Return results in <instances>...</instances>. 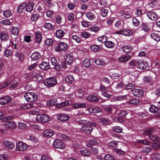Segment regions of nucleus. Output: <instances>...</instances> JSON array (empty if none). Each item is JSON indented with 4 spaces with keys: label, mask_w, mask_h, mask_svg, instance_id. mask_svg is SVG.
I'll return each instance as SVG.
<instances>
[{
    "label": "nucleus",
    "mask_w": 160,
    "mask_h": 160,
    "mask_svg": "<svg viewBox=\"0 0 160 160\" xmlns=\"http://www.w3.org/2000/svg\"><path fill=\"white\" fill-rule=\"evenodd\" d=\"M0 24L3 25H10L11 23V22L8 19H5L0 22Z\"/></svg>",
    "instance_id": "48"
},
{
    "label": "nucleus",
    "mask_w": 160,
    "mask_h": 160,
    "mask_svg": "<svg viewBox=\"0 0 160 160\" xmlns=\"http://www.w3.org/2000/svg\"><path fill=\"white\" fill-rule=\"evenodd\" d=\"M6 129H14L16 126L14 122L12 121H8L6 122L4 125Z\"/></svg>",
    "instance_id": "9"
},
{
    "label": "nucleus",
    "mask_w": 160,
    "mask_h": 160,
    "mask_svg": "<svg viewBox=\"0 0 160 160\" xmlns=\"http://www.w3.org/2000/svg\"><path fill=\"white\" fill-rule=\"evenodd\" d=\"M68 19L70 21H71L73 20L74 19V15L72 13H68L67 14Z\"/></svg>",
    "instance_id": "57"
},
{
    "label": "nucleus",
    "mask_w": 160,
    "mask_h": 160,
    "mask_svg": "<svg viewBox=\"0 0 160 160\" xmlns=\"http://www.w3.org/2000/svg\"><path fill=\"white\" fill-rule=\"evenodd\" d=\"M73 60L72 55L70 54H68L66 57V61L69 65H71Z\"/></svg>",
    "instance_id": "26"
},
{
    "label": "nucleus",
    "mask_w": 160,
    "mask_h": 160,
    "mask_svg": "<svg viewBox=\"0 0 160 160\" xmlns=\"http://www.w3.org/2000/svg\"><path fill=\"white\" fill-rule=\"evenodd\" d=\"M0 37L2 40L6 41L8 39L9 36L7 32H3L1 33Z\"/></svg>",
    "instance_id": "21"
},
{
    "label": "nucleus",
    "mask_w": 160,
    "mask_h": 160,
    "mask_svg": "<svg viewBox=\"0 0 160 160\" xmlns=\"http://www.w3.org/2000/svg\"><path fill=\"white\" fill-rule=\"evenodd\" d=\"M33 106V105L32 104H28L21 106V108L22 109H26L28 108H32Z\"/></svg>",
    "instance_id": "59"
},
{
    "label": "nucleus",
    "mask_w": 160,
    "mask_h": 160,
    "mask_svg": "<svg viewBox=\"0 0 160 160\" xmlns=\"http://www.w3.org/2000/svg\"><path fill=\"white\" fill-rule=\"evenodd\" d=\"M155 132V129L153 128H151L146 129L143 132V133L144 135H151Z\"/></svg>",
    "instance_id": "19"
},
{
    "label": "nucleus",
    "mask_w": 160,
    "mask_h": 160,
    "mask_svg": "<svg viewBox=\"0 0 160 160\" xmlns=\"http://www.w3.org/2000/svg\"><path fill=\"white\" fill-rule=\"evenodd\" d=\"M41 57L39 52H38L35 51L33 53L31 56V58L32 60H37Z\"/></svg>",
    "instance_id": "20"
},
{
    "label": "nucleus",
    "mask_w": 160,
    "mask_h": 160,
    "mask_svg": "<svg viewBox=\"0 0 160 160\" xmlns=\"http://www.w3.org/2000/svg\"><path fill=\"white\" fill-rule=\"evenodd\" d=\"M104 158L105 160H116L113 156H111L110 155H105Z\"/></svg>",
    "instance_id": "61"
},
{
    "label": "nucleus",
    "mask_w": 160,
    "mask_h": 160,
    "mask_svg": "<svg viewBox=\"0 0 160 160\" xmlns=\"http://www.w3.org/2000/svg\"><path fill=\"white\" fill-rule=\"evenodd\" d=\"M134 96L138 98H140L143 95V92L141 89H134L132 90Z\"/></svg>",
    "instance_id": "10"
},
{
    "label": "nucleus",
    "mask_w": 160,
    "mask_h": 160,
    "mask_svg": "<svg viewBox=\"0 0 160 160\" xmlns=\"http://www.w3.org/2000/svg\"><path fill=\"white\" fill-rule=\"evenodd\" d=\"M82 63L83 67H88L90 65V60L89 59H86L83 61Z\"/></svg>",
    "instance_id": "45"
},
{
    "label": "nucleus",
    "mask_w": 160,
    "mask_h": 160,
    "mask_svg": "<svg viewBox=\"0 0 160 160\" xmlns=\"http://www.w3.org/2000/svg\"><path fill=\"white\" fill-rule=\"evenodd\" d=\"M58 119L62 121H66L69 120V116L64 114H59L57 116Z\"/></svg>",
    "instance_id": "13"
},
{
    "label": "nucleus",
    "mask_w": 160,
    "mask_h": 160,
    "mask_svg": "<svg viewBox=\"0 0 160 160\" xmlns=\"http://www.w3.org/2000/svg\"><path fill=\"white\" fill-rule=\"evenodd\" d=\"M92 126L86 124L83 126L81 128V131L88 134H90L92 131Z\"/></svg>",
    "instance_id": "4"
},
{
    "label": "nucleus",
    "mask_w": 160,
    "mask_h": 160,
    "mask_svg": "<svg viewBox=\"0 0 160 160\" xmlns=\"http://www.w3.org/2000/svg\"><path fill=\"white\" fill-rule=\"evenodd\" d=\"M42 34L41 32H38L35 34V39L36 42L38 43H40L42 40Z\"/></svg>",
    "instance_id": "29"
},
{
    "label": "nucleus",
    "mask_w": 160,
    "mask_h": 160,
    "mask_svg": "<svg viewBox=\"0 0 160 160\" xmlns=\"http://www.w3.org/2000/svg\"><path fill=\"white\" fill-rule=\"evenodd\" d=\"M98 109L96 108H90L88 109V110L90 113H96L99 112Z\"/></svg>",
    "instance_id": "53"
},
{
    "label": "nucleus",
    "mask_w": 160,
    "mask_h": 160,
    "mask_svg": "<svg viewBox=\"0 0 160 160\" xmlns=\"http://www.w3.org/2000/svg\"><path fill=\"white\" fill-rule=\"evenodd\" d=\"M3 14L4 16L7 18L9 17L12 15L11 12L9 10H6L4 12Z\"/></svg>",
    "instance_id": "62"
},
{
    "label": "nucleus",
    "mask_w": 160,
    "mask_h": 160,
    "mask_svg": "<svg viewBox=\"0 0 160 160\" xmlns=\"http://www.w3.org/2000/svg\"><path fill=\"white\" fill-rule=\"evenodd\" d=\"M135 86V84L133 83H129L126 85L125 89L127 90L132 89Z\"/></svg>",
    "instance_id": "58"
},
{
    "label": "nucleus",
    "mask_w": 160,
    "mask_h": 160,
    "mask_svg": "<svg viewBox=\"0 0 160 160\" xmlns=\"http://www.w3.org/2000/svg\"><path fill=\"white\" fill-rule=\"evenodd\" d=\"M147 15L148 18L152 20H155L158 18V16L156 12L151 11L148 12Z\"/></svg>",
    "instance_id": "14"
},
{
    "label": "nucleus",
    "mask_w": 160,
    "mask_h": 160,
    "mask_svg": "<svg viewBox=\"0 0 160 160\" xmlns=\"http://www.w3.org/2000/svg\"><path fill=\"white\" fill-rule=\"evenodd\" d=\"M94 62L98 66L104 65L105 64V62L104 61L99 58L95 59Z\"/></svg>",
    "instance_id": "37"
},
{
    "label": "nucleus",
    "mask_w": 160,
    "mask_h": 160,
    "mask_svg": "<svg viewBox=\"0 0 160 160\" xmlns=\"http://www.w3.org/2000/svg\"><path fill=\"white\" fill-rule=\"evenodd\" d=\"M126 97L125 96H121L114 97L113 100L115 101H121L123 100H126Z\"/></svg>",
    "instance_id": "50"
},
{
    "label": "nucleus",
    "mask_w": 160,
    "mask_h": 160,
    "mask_svg": "<svg viewBox=\"0 0 160 160\" xmlns=\"http://www.w3.org/2000/svg\"><path fill=\"white\" fill-rule=\"evenodd\" d=\"M44 28L47 30H52L53 29L54 26L50 23H45L44 24Z\"/></svg>",
    "instance_id": "43"
},
{
    "label": "nucleus",
    "mask_w": 160,
    "mask_h": 160,
    "mask_svg": "<svg viewBox=\"0 0 160 160\" xmlns=\"http://www.w3.org/2000/svg\"><path fill=\"white\" fill-rule=\"evenodd\" d=\"M41 160H53L50 156L46 155H42L41 157Z\"/></svg>",
    "instance_id": "44"
},
{
    "label": "nucleus",
    "mask_w": 160,
    "mask_h": 160,
    "mask_svg": "<svg viewBox=\"0 0 160 160\" xmlns=\"http://www.w3.org/2000/svg\"><path fill=\"white\" fill-rule=\"evenodd\" d=\"M107 36L103 35L98 38V41L101 43H105L107 40Z\"/></svg>",
    "instance_id": "51"
},
{
    "label": "nucleus",
    "mask_w": 160,
    "mask_h": 160,
    "mask_svg": "<svg viewBox=\"0 0 160 160\" xmlns=\"http://www.w3.org/2000/svg\"><path fill=\"white\" fill-rule=\"evenodd\" d=\"M99 144V141L93 138L91 139L89 143L87 144V146L89 148H92V145H98Z\"/></svg>",
    "instance_id": "15"
},
{
    "label": "nucleus",
    "mask_w": 160,
    "mask_h": 160,
    "mask_svg": "<svg viewBox=\"0 0 160 160\" xmlns=\"http://www.w3.org/2000/svg\"><path fill=\"white\" fill-rule=\"evenodd\" d=\"M66 31L65 30L59 29L56 32V35L57 38H61L64 35Z\"/></svg>",
    "instance_id": "18"
},
{
    "label": "nucleus",
    "mask_w": 160,
    "mask_h": 160,
    "mask_svg": "<svg viewBox=\"0 0 160 160\" xmlns=\"http://www.w3.org/2000/svg\"><path fill=\"white\" fill-rule=\"evenodd\" d=\"M80 153L83 156H89L91 154L90 151L87 149L81 150V151Z\"/></svg>",
    "instance_id": "42"
},
{
    "label": "nucleus",
    "mask_w": 160,
    "mask_h": 160,
    "mask_svg": "<svg viewBox=\"0 0 160 160\" xmlns=\"http://www.w3.org/2000/svg\"><path fill=\"white\" fill-rule=\"evenodd\" d=\"M16 57H17L18 59L20 60V62H21L22 61L23 56L22 54L21 53L18 52H17L15 55Z\"/></svg>",
    "instance_id": "54"
},
{
    "label": "nucleus",
    "mask_w": 160,
    "mask_h": 160,
    "mask_svg": "<svg viewBox=\"0 0 160 160\" xmlns=\"http://www.w3.org/2000/svg\"><path fill=\"white\" fill-rule=\"evenodd\" d=\"M90 49L92 51L96 52L100 51L101 49V48L100 46H99L93 45L90 47Z\"/></svg>",
    "instance_id": "38"
},
{
    "label": "nucleus",
    "mask_w": 160,
    "mask_h": 160,
    "mask_svg": "<svg viewBox=\"0 0 160 160\" xmlns=\"http://www.w3.org/2000/svg\"><path fill=\"white\" fill-rule=\"evenodd\" d=\"M10 98L8 96L0 98V104L5 105L9 102L11 100Z\"/></svg>",
    "instance_id": "16"
},
{
    "label": "nucleus",
    "mask_w": 160,
    "mask_h": 160,
    "mask_svg": "<svg viewBox=\"0 0 160 160\" xmlns=\"http://www.w3.org/2000/svg\"><path fill=\"white\" fill-rule=\"evenodd\" d=\"M34 77L36 81L38 82H40L43 79L42 75L40 73L37 74L34 76Z\"/></svg>",
    "instance_id": "39"
},
{
    "label": "nucleus",
    "mask_w": 160,
    "mask_h": 160,
    "mask_svg": "<svg viewBox=\"0 0 160 160\" xmlns=\"http://www.w3.org/2000/svg\"><path fill=\"white\" fill-rule=\"evenodd\" d=\"M123 51L126 53H128L132 50V48L129 45H126L122 48Z\"/></svg>",
    "instance_id": "31"
},
{
    "label": "nucleus",
    "mask_w": 160,
    "mask_h": 160,
    "mask_svg": "<svg viewBox=\"0 0 160 160\" xmlns=\"http://www.w3.org/2000/svg\"><path fill=\"white\" fill-rule=\"evenodd\" d=\"M117 143L115 141H112L108 143V146L109 147L112 148H115L118 146Z\"/></svg>",
    "instance_id": "47"
},
{
    "label": "nucleus",
    "mask_w": 160,
    "mask_h": 160,
    "mask_svg": "<svg viewBox=\"0 0 160 160\" xmlns=\"http://www.w3.org/2000/svg\"><path fill=\"white\" fill-rule=\"evenodd\" d=\"M74 78L72 75H69L65 78V81L71 83L74 81Z\"/></svg>",
    "instance_id": "35"
},
{
    "label": "nucleus",
    "mask_w": 160,
    "mask_h": 160,
    "mask_svg": "<svg viewBox=\"0 0 160 160\" xmlns=\"http://www.w3.org/2000/svg\"><path fill=\"white\" fill-rule=\"evenodd\" d=\"M57 83L56 78L55 77H51L48 78L44 81V84L48 87H53Z\"/></svg>",
    "instance_id": "2"
},
{
    "label": "nucleus",
    "mask_w": 160,
    "mask_h": 160,
    "mask_svg": "<svg viewBox=\"0 0 160 160\" xmlns=\"http://www.w3.org/2000/svg\"><path fill=\"white\" fill-rule=\"evenodd\" d=\"M36 0H32L29 1L28 4L26 6V10L28 12H31L33 9L35 5Z\"/></svg>",
    "instance_id": "7"
},
{
    "label": "nucleus",
    "mask_w": 160,
    "mask_h": 160,
    "mask_svg": "<svg viewBox=\"0 0 160 160\" xmlns=\"http://www.w3.org/2000/svg\"><path fill=\"white\" fill-rule=\"evenodd\" d=\"M87 17L90 20H92L95 18V16L94 14L92 12H89L86 14Z\"/></svg>",
    "instance_id": "41"
},
{
    "label": "nucleus",
    "mask_w": 160,
    "mask_h": 160,
    "mask_svg": "<svg viewBox=\"0 0 160 160\" xmlns=\"http://www.w3.org/2000/svg\"><path fill=\"white\" fill-rule=\"evenodd\" d=\"M104 109L107 112L113 114L116 111V109L114 107H105Z\"/></svg>",
    "instance_id": "22"
},
{
    "label": "nucleus",
    "mask_w": 160,
    "mask_h": 160,
    "mask_svg": "<svg viewBox=\"0 0 160 160\" xmlns=\"http://www.w3.org/2000/svg\"><path fill=\"white\" fill-rule=\"evenodd\" d=\"M4 146L6 148L9 149H12L14 147L13 143L9 142L8 141H4L3 142Z\"/></svg>",
    "instance_id": "25"
},
{
    "label": "nucleus",
    "mask_w": 160,
    "mask_h": 160,
    "mask_svg": "<svg viewBox=\"0 0 160 160\" xmlns=\"http://www.w3.org/2000/svg\"><path fill=\"white\" fill-rule=\"evenodd\" d=\"M131 57L128 55H122L120 56L118 59L119 61L121 63L126 62L130 60Z\"/></svg>",
    "instance_id": "11"
},
{
    "label": "nucleus",
    "mask_w": 160,
    "mask_h": 160,
    "mask_svg": "<svg viewBox=\"0 0 160 160\" xmlns=\"http://www.w3.org/2000/svg\"><path fill=\"white\" fill-rule=\"evenodd\" d=\"M148 137L150 139L156 142H158L160 139L158 136L152 134L149 135Z\"/></svg>",
    "instance_id": "34"
},
{
    "label": "nucleus",
    "mask_w": 160,
    "mask_h": 160,
    "mask_svg": "<svg viewBox=\"0 0 160 160\" xmlns=\"http://www.w3.org/2000/svg\"><path fill=\"white\" fill-rule=\"evenodd\" d=\"M122 35L126 36H129L132 34V31L128 29H122Z\"/></svg>",
    "instance_id": "30"
},
{
    "label": "nucleus",
    "mask_w": 160,
    "mask_h": 160,
    "mask_svg": "<svg viewBox=\"0 0 160 160\" xmlns=\"http://www.w3.org/2000/svg\"><path fill=\"white\" fill-rule=\"evenodd\" d=\"M105 45L108 48H112L115 45V44L111 41H106L105 43Z\"/></svg>",
    "instance_id": "36"
},
{
    "label": "nucleus",
    "mask_w": 160,
    "mask_h": 160,
    "mask_svg": "<svg viewBox=\"0 0 160 160\" xmlns=\"http://www.w3.org/2000/svg\"><path fill=\"white\" fill-rule=\"evenodd\" d=\"M40 68L42 70L48 69L50 68L49 63L43 61L40 65Z\"/></svg>",
    "instance_id": "23"
},
{
    "label": "nucleus",
    "mask_w": 160,
    "mask_h": 160,
    "mask_svg": "<svg viewBox=\"0 0 160 160\" xmlns=\"http://www.w3.org/2000/svg\"><path fill=\"white\" fill-rule=\"evenodd\" d=\"M136 65L138 68L142 69H145L148 67V64L141 60H139L136 62Z\"/></svg>",
    "instance_id": "5"
},
{
    "label": "nucleus",
    "mask_w": 160,
    "mask_h": 160,
    "mask_svg": "<svg viewBox=\"0 0 160 160\" xmlns=\"http://www.w3.org/2000/svg\"><path fill=\"white\" fill-rule=\"evenodd\" d=\"M12 54V52L11 50L8 49L5 51V55L7 57L11 56Z\"/></svg>",
    "instance_id": "60"
},
{
    "label": "nucleus",
    "mask_w": 160,
    "mask_h": 160,
    "mask_svg": "<svg viewBox=\"0 0 160 160\" xmlns=\"http://www.w3.org/2000/svg\"><path fill=\"white\" fill-rule=\"evenodd\" d=\"M49 117L46 114H39L37 115L36 120L38 122L45 123L49 121Z\"/></svg>",
    "instance_id": "3"
},
{
    "label": "nucleus",
    "mask_w": 160,
    "mask_h": 160,
    "mask_svg": "<svg viewBox=\"0 0 160 160\" xmlns=\"http://www.w3.org/2000/svg\"><path fill=\"white\" fill-rule=\"evenodd\" d=\"M69 104V102L66 100L64 102H62L58 104L57 106L58 107H62L64 106H67Z\"/></svg>",
    "instance_id": "56"
},
{
    "label": "nucleus",
    "mask_w": 160,
    "mask_h": 160,
    "mask_svg": "<svg viewBox=\"0 0 160 160\" xmlns=\"http://www.w3.org/2000/svg\"><path fill=\"white\" fill-rule=\"evenodd\" d=\"M24 97L27 101L32 102L35 101L38 98V96L36 93L30 92L26 93Z\"/></svg>",
    "instance_id": "1"
},
{
    "label": "nucleus",
    "mask_w": 160,
    "mask_h": 160,
    "mask_svg": "<svg viewBox=\"0 0 160 160\" xmlns=\"http://www.w3.org/2000/svg\"><path fill=\"white\" fill-rule=\"evenodd\" d=\"M27 5L26 3H23L20 4L18 7V11L19 12H22Z\"/></svg>",
    "instance_id": "40"
},
{
    "label": "nucleus",
    "mask_w": 160,
    "mask_h": 160,
    "mask_svg": "<svg viewBox=\"0 0 160 160\" xmlns=\"http://www.w3.org/2000/svg\"><path fill=\"white\" fill-rule=\"evenodd\" d=\"M53 146L56 148L62 149L65 147L63 142L59 139H56L53 142Z\"/></svg>",
    "instance_id": "8"
},
{
    "label": "nucleus",
    "mask_w": 160,
    "mask_h": 160,
    "mask_svg": "<svg viewBox=\"0 0 160 160\" xmlns=\"http://www.w3.org/2000/svg\"><path fill=\"white\" fill-rule=\"evenodd\" d=\"M11 32L12 34L17 35L19 33L18 28L17 27H13L11 29Z\"/></svg>",
    "instance_id": "46"
},
{
    "label": "nucleus",
    "mask_w": 160,
    "mask_h": 160,
    "mask_svg": "<svg viewBox=\"0 0 160 160\" xmlns=\"http://www.w3.org/2000/svg\"><path fill=\"white\" fill-rule=\"evenodd\" d=\"M100 30V28L97 26L92 27L90 28V30L91 31L94 32H98Z\"/></svg>",
    "instance_id": "64"
},
{
    "label": "nucleus",
    "mask_w": 160,
    "mask_h": 160,
    "mask_svg": "<svg viewBox=\"0 0 160 160\" xmlns=\"http://www.w3.org/2000/svg\"><path fill=\"white\" fill-rule=\"evenodd\" d=\"M101 122L103 124L108 125L109 124L110 122V120L107 118H102L101 119Z\"/></svg>",
    "instance_id": "55"
},
{
    "label": "nucleus",
    "mask_w": 160,
    "mask_h": 160,
    "mask_svg": "<svg viewBox=\"0 0 160 160\" xmlns=\"http://www.w3.org/2000/svg\"><path fill=\"white\" fill-rule=\"evenodd\" d=\"M86 104L85 103H76L73 106V107L75 109L85 108Z\"/></svg>",
    "instance_id": "28"
},
{
    "label": "nucleus",
    "mask_w": 160,
    "mask_h": 160,
    "mask_svg": "<svg viewBox=\"0 0 160 160\" xmlns=\"http://www.w3.org/2000/svg\"><path fill=\"white\" fill-rule=\"evenodd\" d=\"M150 36L156 41H158L160 40V37L159 35L155 32L151 33Z\"/></svg>",
    "instance_id": "33"
},
{
    "label": "nucleus",
    "mask_w": 160,
    "mask_h": 160,
    "mask_svg": "<svg viewBox=\"0 0 160 160\" xmlns=\"http://www.w3.org/2000/svg\"><path fill=\"white\" fill-rule=\"evenodd\" d=\"M54 133V132L51 129L46 130L43 132V136L46 138H50Z\"/></svg>",
    "instance_id": "17"
},
{
    "label": "nucleus",
    "mask_w": 160,
    "mask_h": 160,
    "mask_svg": "<svg viewBox=\"0 0 160 160\" xmlns=\"http://www.w3.org/2000/svg\"><path fill=\"white\" fill-rule=\"evenodd\" d=\"M82 36L84 38H87L90 37L91 34L86 32H83L81 33Z\"/></svg>",
    "instance_id": "63"
},
{
    "label": "nucleus",
    "mask_w": 160,
    "mask_h": 160,
    "mask_svg": "<svg viewBox=\"0 0 160 160\" xmlns=\"http://www.w3.org/2000/svg\"><path fill=\"white\" fill-rule=\"evenodd\" d=\"M112 129L113 131L118 133L122 132V128L118 126H116L113 127Z\"/></svg>",
    "instance_id": "49"
},
{
    "label": "nucleus",
    "mask_w": 160,
    "mask_h": 160,
    "mask_svg": "<svg viewBox=\"0 0 160 160\" xmlns=\"http://www.w3.org/2000/svg\"><path fill=\"white\" fill-rule=\"evenodd\" d=\"M27 148V146L26 144L23 142H19L17 144L16 149L18 151H23L26 150Z\"/></svg>",
    "instance_id": "6"
},
{
    "label": "nucleus",
    "mask_w": 160,
    "mask_h": 160,
    "mask_svg": "<svg viewBox=\"0 0 160 160\" xmlns=\"http://www.w3.org/2000/svg\"><path fill=\"white\" fill-rule=\"evenodd\" d=\"M53 42V41L52 38H48L46 40L45 44L46 45L50 46L52 44Z\"/></svg>",
    "instance_id": "52"
},
{
    "label": "nucleus",
    "mask_w": 160,
    "mask_h": 160,
    "mask_svg": "<svg viewBox=\"0 0 160 160\" xmlns=\"http://www.w3.org/2000/svg\"><path fill=\"white\" fill-rule=\"evenodd\" d=\"M68 45L66 42L61 41L58 44V49L62 51H64L68 48Z\"/></svg>",
    "instance_id": "12"
},
{
    "label": "nucleus",
    "mask_w": 160,
    "mask_h": 160,
    "mask_svg": "<svg viewBox=\"0 0 160 160\" xmlns=\"http://www.w3.org/2000/svg\"><path fill=\"white\" fill-rule=\"evenodd\" d=\"M13 80V78L12 77L10 80H8L7 82H6L2 83L0 84V89L4 88L8 86L10 83L11 81Z\"/></svg>",
    "instance_id": "32"
},
{
    "label": "nucleus",
    "mask_w": 160,
    "mask_h": 160,
    "mask_svg": "<svg viewBox=\"0 0 160 160\" xmlns=\"http://www.w3.org/2000/svg\"><path fill=\"white\" fill-rule=\"evenodd\" d=\"M149 110L150 112L153 113H160V110H158L157 107L154 105H151Z\"/></svg>",
    "instance_id": "24"
},
{
    "label": "nucleus",
    "mask_w": 160,
    "mask_h": 160,
    "mask_svg": "<svg viewBox=\"0 0 160 160\" xmlns=\"http://www.w3.org/2000/svg\"><path fill=\"white\" fill-rule=\"evenodd\" d=\"M87 98L88 101L92 102H98V98L96 96H89L87 97Z\"/></svg>",
    "instance_id": "27"
}]
</instances>
